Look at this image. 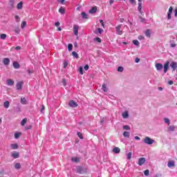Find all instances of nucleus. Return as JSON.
Masks as SVG:
<instances>
[{
	"label": "nucleus",
	"instance_id": "nucleus-1",
	"mask_svg": "<svg viewBox=\"0 0 177 177\" xmlns=\"http://www.w3.org/2000/svg\"><path fill=\"white\" fill-rule=\"evenodd\" d=\"M169 64H171V62L167 61L165 63L164 66H162V64L157 63V64H156L155 67H156L157 71H161V70H162V68H163V71L165 74L167 73L168 69L169 68Z\"/></svg>",
	"mask_w": 177,
	"mask_h": 177
},
{
	"label": "nucleus",
	"instance_id": "nucleus-2",
	"mask_svg": "<svg viewBox=\"0 0 177 177\" xmlns=\"http://www.w3.org/2000/svg\"><path fill=\"white\" fill-rule=\"evenodd\" d=\"M154 142V140L150 138L149 137H145L143 140V142L145 143V145H153Z\"/></svg>",
	"mask_w": 177,
	"mask_h": 177
},
{
	"label": "nucleus",
	"instance_id": "nucleus-3",
	"mask_svg": "<svg viewBox=\"0 0 177 177\" xmlns=\"http://www.w3.org/2000/svg\"><path fill=\"white\" fill-rule=\"evenodd\" d=\"M68 106L74 109L78 106V104H77L74 100H71L68 103Z\"/></svg>",
	"mask_w": 177,
	"mask_h": 177
},
{
	"label": "nucleus",
	"instance_id": "nucleus-4",
	"mask_svg": "<svg viewBox=\"0 0 177 177\" xmlns=\"http://www.w3.org/2000/svg\"><path fill=\"white\" fill-rule=\"evenodd\" d=\"M145 162H146V158H140L138 159V165H140V167H142V165H143V164H145Z\"/></svg>",
	"mask_w": 177,
	"mask_h": 177
},
{
	"label": "nucleus",
	"instance_id": "nucleus-5",
	"mask_svg": "<svg viewBox=\"0 0 177 177\" xmlns=\"http://www.w3.org/2000/svg\"><path fill=\"white\" fill-rule=\"evenodd\" d=\"M121 26L122 25H118V26L115 27L116 33L118 35H122V30H121Z\"/></svg>",
	"mask_w": 177,
	"mask_h": 177
},
{
	"label": "nucleus",
	"instance_id": "nucleus-6",
	"mask_svg": "<svg viewBox=\"0 0 177 177\" xmlns=\"http://www.w3.org/2000/svg\"><path fill=\"white\" fill-rule=\"evenodd\" d=\"M170 67L172 68L173 71H175L177 68V63L175 62H171L170 63Z\"/></svg>",
	"mask_w": 177,
	"mask_h": 177
},
{
	"label": "nucleus",
	"instance_id": "nucleus-7",
	"mask_svg": "<svg viewBox=\"0 0 177 177\" xmlns=\"http://www.w3.org/2000/svg\"><path fill=\"white\" fill-rule=\"evenodd\" d=\"M80 28V26L78 25H74L73 26V32L75 35H78V30Z\"/></svg>",
	"mask_w": 177,
	"mask_h": 177
},
{
	"label": "nucleus",
	"instance_id": "nucleus-8",
	"mask_svg": "<svg viewBox=\"0 0 177 177\" xmlns=\"http://www.w3.org/2000/svg\"><path fill=\"white\" fill-rule=\"evenodd\" d=\"M172 10H174V8L172 7H169L167 13V20H171V15H172Z\"/></svg>",
	"mask_w": 177,
	"mask_h": 177
},
{
	"label": "nucleus",
	"instance_id": "nucleus-9",
	"mask_svg": "<svg viewBox=\"0 0 177 177\" xmlns=\"http://www.w3.org/2000/svg\"><path fill=\"white\" fill-rule=\"evenodd\" d=\"M85 171H84V167L81 166L77 167V174H84Z\"/></svg>",
	"mask_w": 177,
	"mask_h": 177
},
{
	"label": "nucleus",
	"instance_id": "nucleus-10",
	"mask_svg": "<svg viewBox=\"0 0 177 177\" xmlns=\"http://www.w3.org/2000/svg\"><path fill=\"white\" fill-rule=\"evenodd\" d=\"M3 63L4 66H9L10 64V59L9 58H3Z\"/></svg>",
	"mask_w": 177,
	"mask_h": 177
},
{
	"label": "nucleus",
	"instance_id": "nucleus-11",
	"mask_svg": "<svg viewBox=\"0 0 177 177\" xmlns=\"http://www.w3.org/2000/svg\"><path fill=\"white\" fill-rule=\"evenodd\" d=\"M142 3L138 2V10L140 15L143 16V11H142Z\"/></svg>",
	"mask_w": 177,
	"mask_h": 177
},
{
	"label": "nucleus",
	"instance_id": "nucleus-12",
	"mask_svg": "<svg viewBox=\"0 0 177 177\" xmlns=\"http://www.w3.org/2000/svg\"><path fill=\"white\" fill-rule=\"evenodd\" d=\"M167 167H169V168H172V167H175V162L174 160H169L168 162Z\"/></svg>",
	"mask_w": 177,
	"mask_h": 177
},
{
	"label": "nucleus",
	"instance_id": "nucleus-13",
	"mask_svg": "<svg viewBox=\"0 0 177 177\" xmlns=\"http://www.w3.org/2000/svg\"><path fill=\"white\" fill-rule=\"evenodd\" d=\"M7 85H9V86H12L15 85V81L10 80V79H8L7 80Z\"/></svg>",
	"mask_w": 177,
	"mask_h": 177
},
{
	"label": "nucleus",
	"instance_id": "nucleus-14",
	"mask_svg": "<svg viewBox=\"0 0 177 177\" xmlns=\"http://www.w3.org/2000/svg\"><path fill=\"white\" fill-rule=\"evenodd\" d=\"M113 151L115 154H118L121 151V149H120V148L115 147L113 148Z\"/></svg>",
	"mask_w": 177,
	"mask_h": 177
},
{
	"label": "nucleus",
	"instance_id": "nucleus-15",
	"mask_svg": "<svg viewBox=\"0 0 177 177\" xmlns=\"http://www.w3.org/2000/svg\"><path fill=\"white\" fill-rule=\"evenodd\" d=\"M12 66L14 68H20V64L17 62H14Z\"/></svg>",
	"mask_w": 177,
	"mask_h": 177
},
{
	"label": "nucleus",
	"instance_id": "nucleus-16",
	"mask_svg": "<svg viewBox=\"0 0 177 177\" xmlns=\"http://www.w3.org/2000/svg\"><path fill=\"white\" fill-rule=\"evenodd\" d=\"M145 35L147 37V38H150L151 35V30H150V29L147 30L145 32Z\"/></svg>",
	"mask_w": 177,
	"mask_h": 177
},
{
	"label": "nucleus",
	"instance_id": "nucleus-17",
	"mask_svg": "<svg viewBox=\"0 0 177 177\" xmlns=\"http://www.w3.org/2000/svg\"><path fill=\"white\" fill-rule=\"evenodd\" d=\"M12 157H13V158H19V152H13L12 153Z\"/></svg>",
	"mask_w": 177,
	"mask_h": 177
},
{
	"label": "nucleus",
	"instance_id": "nucleus-18",
	"mask_svg": "<svg viewBox=\"0 0 177 177\" xmlns=\"http://www.w3.org/2000/svg\"><path fill=\"white\" fill-rule=\"evenodd\" d=\"M17 91H20L21 90V88H22V84H21V82H19L17 84Z\"/></svg>",
	"mask_w": 177,
	"mask_h": 177
},
{
	"label": "nucleus",
	"instance_id": "nucleus-19",
	"mask_svg": "<svg viewBox=\"0 0 177 177\" xmlns=\"http://www.w3.org/2000/svg\"><path fill=\"white\" fill-rule=\"evenodd\" d=\"M96 10H97V8H96V7H93V8L89 10V13H91V15H93V13H96Z\"/></svg>",
	"mask_w": 177,
	"mask_h": 177
},
{
	"label": "nucleus",
	"instance_id": "nucleus-20",
	"mask_svg": "<svg viewBox=\"0 0 177 177\" xmlns=\"http://www.w3.org/2000/svg\"><path fill=\"white\" fill-rule=\"evenodd\" d=\"M102 89L103 90L104 92L107 93L109 92V88L104 84H102Z\"/></svg>",
	"mask_w": 177,
	"mask_h": 177
},
{
	"label": "nucleus",
	"instance_id": "nucleus-21",
	"mask_svg": "<svg viewBox=\"0 0 177 177\" xmlns=\"http://www.w3.org/2000/svg\"><path fill=\"white\" fill-rule=\"evenodd\" d=\"M122 116L123 118H128L129 117V113H128V111H124L122 114Z\"/></svg>",
	"mask_w": 177,
	"mask_h": 177
},
{
	"label": "nucleus",
	"instance_id": "nucleus-22",
	"mask_svg": "<svg viewBox=\"0 0 177 177\" xmlns=\"http://www.w3.org/2000/svg\"><path fill=\"white\" fill-rule=\"evenodd\" d=\"M130 136H131V133H129V131H124L123 133L124 138H129Z\"/></svg>",
	"mask_w": 177,
	"mask_h": 177
},
{
	"label": "nucleus",
	"instance_id": "nucleus-23",
	"mask_svg": "<svg viewBox=\"0 0 177 177\" xmlns=\"http://www.w3.org/2000/svg\"><path fill=\"white\" fill-rule=\"evenodd\" d=\"M16 0H10V7L13 8L15 7V2Z\"/></svg>",
	"mask_w": 177,
	"mask_h": 177
},
{
	"label": "nucleus",
	"instance_id": "nucleus-24",
	"mask_svg": "<svg viewBox=\"0 0 177 177\" xmlns=\"http://www.w3.org/2000/svg\"><path fill=\"white\" fill-rule=\"evenodd\" d=\"M71 160L73 161V162H80V158L77 157L72 158Z\"/></svg>",
	"mask_w": 177,
	"mask_h": 177
},
{
	"label": "nucleus",
	"instance_id": "nucleus-25",
	"mask_svg": "<svg viewBox=\"0 0 177 177\" xmlns=\"http://www.w3.org/2000/svg\"><path fill=\"white\" fill-rule=\"evenodd\" d=\"M26 124H27V118L23 119L21 122V125H22V127H24Z\"/></svg>",
	"mask_w": 177,
	"mask_h": 177
},
{
	"label": "nucleus",
	"instance_id": "nucleus-26",
	"mask_svg": "<svg viewBox=\"0 0 177 177\" xmlns=\"http://www.w3.org/2000/svg\"><path fill=\"white\" fill-rule=\"evenodd\" d=\"M103 31V29L98 28L95 31V34H102V32Z\"/></svg>",
	"mask_w": 177,
	"mask_h": 177
},
{
	"label": "nucleus",
	"instance_id": "nucleus-27",
	"mask_svg": "<svg viewBox=\"0 0 177 177\" xmlns=\"http://www.w3.org/2000/svg\"><path fill=\"white\" fill-rule=\"evenodd\" d=\"M18 148H19V145H17V144L11 145V149H12L13 150H16Z\"/></svg>",
	"mask_w": 177,
	"mask_h": 177
},
{
	"label": "nucleus",
	"instance_id": "nucleus-28",
	"mask_svg": "<svg viewBox=\"0 0 177 177\" xmlns=\"http://www.w3.org/2000/svg\"><path fill=\"white\" fill-rule=\"evenodd\" d=\"M21 104H26L27 103V100L26 99V97L21 98Z\"/></svg>",
	"mask_w": 177,
	"mask_h": 177
},
{
	"label": "nucleus",
	"instance_id": "nucleus-29",
	"mask_svg": "<svg viewBox=\"0 0 177 177\" xmlns=\"http://www.w3.org/2000/svg\"><path fill=\"white\" fill-rule=\"evenodd\" d=\"M59 12L61 13V15H64L66 13V10H64V8H63V7H61L59 9Z\"/></svg>",
	"mask_w": 177,
	"mask_h": 177
},
{
	"label": "nucleus",
	"instance_id": "nucleus-30",
	"mask_svg": "<svg viewBox=\"0 0 177 177\" xmlns=\"http://www.w3.org/2000/svg\"><path fill=\"white\" fill-rule=\"evenodd\" d=\"M170 46L171 48H175L176 46V44L172 40H170Z\"/></svg>",
	"mask_w": 177,
	"mask_h": 177
},
{
	"label": "nucleus",
	"instance_id": "nucleus-31",
	"mask_svg": "<svg viewBox=\"0 0 177 177\" xmlns=\"http://www.w3.org/2000/svg\"><path fill=\"white\" fill-rule=\"evenodd\" d=\"M72 56H73V57H75V59H78L79 57L78 53H77L75 51L72 52Z\"/></svg>",
	"mask_w": 177,
	"mask_h": 177
},
{
	"label": "nucleus",
	"instance_id": "nucleus-32",
	"mask_svg": "<svg viewBox=\"0 0 177 177\" xmlns=\"http://www.w3.org/2000/svg\"><path fill=\"white\" fill-rule=\"evenodd\" d=\"M17 9L20 10L23 8V2H19L17 6Z\"/></svg>",
	"mask_w": 177,
	"mask_h": 177
},
{
	"label": "nucleus",
	"instance_id": "nucleus-33",
	"mask_svg": "<svg viewBox=\"0 0 177 177\" xmlns=\"http://www.w3.org/2000/svg\"><path fill=\"white\" fill-rule=\"evenodd\" d=\"M163 120H164L165 124H167V125H169V124H171V122H170L169 119H168V118H165Z\"/></svg>",
	"mask_w": 177,
	"mask_h": 177
},
{
	"label": "nucleus",
	"instance_id": "nucleus-34",
	"mask_svg": "<svg viewBox=\"0 0 177 177\" xmlns=\"http://www.w3.org/2000/svg\"><path fill=\"white\" fill-rule=\"evenodd\" d=\"M82 19H88V15L85 12H82Z\"/></svg>",
	"mask_w": 177,
	"mask_h": 177
},
{
	"label": "nucleus",
	"instance_id": "nucleus-35",
	"mask_svg": "<svg viewBox=\"0 0 177 177\" xmlns=\"http://www.w3.org/2000/svg\"><path fill=\"white\" fill-rule=\"evenodd\" d=\"M127 160H131V158H132V153L131 152H129L127 154Z\"/></svg>",
	"mask_w": 177,
	"mask_h": 177
},
{
	"label": "nucleus",
	"instance_id": "nucleus-36",
	"mask_svg": "<svg viewBox=\"0 0 177 177\" xmlns=\"http://www.w3.org/2000/svg\"><path fill=\"white\" fill-rule=\"evenodd\" d=\"M15 168L16 169H20V168H21V165H20V163H16L15 165Z\"/></svg>",
	"mask_w": 177,
	"mask_h": 177
},
{
	"label": "nucleus",
	"instance_id": "nucleus-37",
	"mask_svg": "<svg viewBox=\"0 0 177 177\" xmlns=\"http://www.w3.org/2000/svg\"><path fill=\"white\" fill-rule=\"evenodd\" d=\"M123 129H124L125 131H131V127L128 125H124L123 126Z\"/></svg>",
	"mask_w": 177,
	"mask_h": 177
},
{
	"label": "nucleus",
	"instance_id": "nucleus-38",
	"mask_svg": "<svg viewBox=\"0 0 177 177\" xmlns=\"http://www.w3.org/2000/svg\"><path fill=\"white\" fill-rule=\"evenodd\" d=\"M133 44L136 45V46H139V45L140 44V43L138 40H133Z\"/></svg>",
	"mask_w": 177,
	"mask_h": 177
},
{
	"label": "nucleus",
	"instance_id": "nucleus-39",
	"mask_svg": "<svg viewBox=\"0 0 177 177\" xmlns=\"http://www.w3.org/2000/svg\"><path fill=\"white\" fill-rule=\"evenodd\" d=\"M9 104H10L9 102H8V101H6V102H4V107H5L6 109H9Z\"/></svg>",
	"mask_w": 177,
	"mask_h": 177
},
{
	"label": "nucleus",
	"instance_id": "nucleus-40",
	"mask_svg": "<svg viewBox=\"0 0 177 177\" xmlns=\"http://www.w3.org/2000/svg\"><path fill=\"white\" fill-rule=\"evenodd\" d=\"M6 37H7V35H6V34H5V33H3V34H1V35H0L1 39H6Z\"/></svg>",
	"mask_w": 177,
	"mask_h": 177
},
{
	"label": "nucleus",
	"instance_id": "nucleus-41",
	"mask_svg": "<svg viewBox=\"0 0 177 177\" xmlns=\"http://www.w3.org/2000/svg\"><path fill=\"white\" fill-rule=\"evenodd\" d=\"M21 135V133H15V139H19L20 138V136Z\"/></svg>",
	"mask_w": 177,
	"mask_h": 177
},
{
	"label": "nucleus",
	"instance_id": "nucleus-42",
	"mask_svg": "<svg viewBox=\"0 0 177 177\" xmlns=\"http://www.w3.org/2000/svg\"><path fill=\"white\" fill-rule=\"evenodd\" d=\"M26 26H27V22L26 21H22L21 27V28H24V27H26Z\"/></svg>",
	"mask_w": 177,
	"mask_h": 177
},
{
	"label": "nucleus",
	"instance_id": "nucleus-43",
	"mask_svg": "<svg viewBox=\"0 0 177 177\" xmlns=\"http://www.w3.org/2000/svg\"><path fill=\"white\" fill-rule=\"evenodd\" d=\"M14 31L16 34H20V28H19V27L15 28Z\"/></svg>",
	"mask_w": 177,
	"mask_h": 177
},
{
	"label": "nucleus",
	"instance_id": "nucleus-44",
	"mask_svg": "<svg viewBox=\"0 0 177 177\" xmlns=\"http://www.w3.org/2000/svg\"><path fill=\"white\" fill-rule=\"evenodd\" d=\"M68 50L70 52H71V50H73V44H69L68 45Z\"/></svg>",
	"mask_w": 177,
	"mask_h": 177
},
{
	"label": "nucleus",
	"instance_id": "nucleus-45",
	"mask_svg": "<svg viewBox=\"0 0 177 177\" xmlns=\"http://www.w3.org/2000/svg\"><path fill=\"white\" fill-rule=\"evenodd\" d=\"M118 71L119 73H122V71H124V67H122V66H119V67L118 68Z\"/></svg>",
	"mask_w": 177,
	"mask_h": 177
},
{
	"label": "nucleus",
	"instance_id": "nucleus-46",
	"mask_svg": "<svg viewBox=\"0 0 177 177\" xmlns=\"http://www.w3.org/2000/svg\"><path fill=\"white\" fill-rule=\"evenodd\" d=\"M149 174H150V171L149 169L144 171V174L145 176H149Z\"/></svg>",
	"mask_w": 177,
	"mask_h": 177
},
{
	"label": "nucleus",
	"instance_id": "nucleus-47",
	"mask_svg": "<svg viewBox=\"0 0 177 177\" xmlns=\"http://www.w3.org/2000/svg\"><path fill=\"white\" fill-rule=\"evenodd\" d=\"M79 72L80 74H84V68H82V66H80L79 68Z\"/></svg>",
	"mask_w": 177,
	"mask_h": 177
},
{
	"label": "nucleus",
	"instance_id": "nucleus-48",
	"mask_svg": "<svg viewBox=\"0 0 177 177\" xmlns=\"http://www.w3.org/2000/svg\"><path fill=\"white\" fill-rule=\"evenodd\" d=\"M169 131H171L172 132H174V131H175V127L169 126Z\"/></svg>",
	"mask_w": 177,
	"mask_h": 177
},
{
	"label": "nucleus",
	"instance_id": "nucleus-49",
	"mask_svg": "<svg viewBox=\"0 0 177 177\" xmlns=\"http://www.w3.org/2000/svg\"><path fill=\"white\" fill-rule=\"evenodd\" d=\"M94 41H97V42H102V39H100V37H96L94 39Z\"/></svg>",
	"mask_w": 177,
	"mask_h": 177
},
{
	"label": "nucleus",
	"instance_id": "nucleus-50",
	"mask_svg": "<svg viewBox=\"0 0 177 177\" xmlns=\"http://www.w3.org/2000/svg\"><path fill=\"white\" fill-rule=\"evenodd\" d=\"M32 128V125L26 126L25 127L26 131H28V129H31Z\"/></svg>",
	"mask_w": 177,
	"mask_h": 177
},
{
	"label": "nucleus",
	"instance_id": "nucleus-51",
	"mask_svg": "<svg viewBox=\"0 0 177 177\" xmlns=\"http://www.w3.org/2000/svg\"><path fill=\"white\" fill-rule=\"evenodd\" d=\"M129 1L131 5H136V1H135V0H129Z\"/></svg>",
	"mask_w": 177,
	"mask_h": 177
},
{
	"label": "nucleus",
	"instance_id": "nucleus-52",
	"mask_svg": "<svg viewBox=\"0 0 177 177\" xmlns=\"http://www.w3.org/2000/svg\"><path fill=\"white\" fill-rule=\"evenodd\" d=\"M77 136H79L80 139H83L82 134L80 132H77Z\"/></svg>",
	"mask_w": 177,
	"mask_h": 177
},
{
	"label": "nucleus",
	"instance_id": "nucleus-53",
	"mask_svg": "<svg viewBox=\"0 0 177 177\" xmlns=\"http://www.w3.org/2000/svg\"><path fill=\"white\" fill-rule=\"evenodd\" d=\"M139 19H140L141 23H145V21H146V19L145 18H143L142 17H139Z\"/></svg>",
	"mask_w": 177,
	"mask_h": 177
},
{
	"label": "nucleus",
	"instance_id": "nucleus-54",
	"mask_svg": "<svg viewBox=\"0 0 177 177\" xmlns=\"http://www.w3.org/2000/svg\"><path fill=\"white\" fill-rule=\"evenodd\" d=\"M28 74H33L34 73V71H32V70H30V69H28Z\"/></svg>",
	"mask_w": 177,
	"mask_h": 177
},
{
	"label": "nucleus",
	"instance_id": "nucleus-55",
	"mask_svg": "<svg viewBox=\"0 0 177 177\" xmlns=\"http://www.w3.org/2000/svg\"><path fill=\"white\" fill-rule=\"evenodd\" d=\"M44 110H45V106L44 105H41V109L40 110L41 113H44Z\"/></svg>",
	"mask_w": 177,
	"mask_h": 177
},
{
	"label": "nucleus",
	"instance_id": "nucleus-56",
	"mask_svg": "<svg viewBox=\"0 0 177 177\" xmlns=\"http://www.w3.org/2000/svg\"><path fill=\"white\" fill-rule=\"evenodd\" d=\"M68 66V63L67 62H64V68H66Z\"/></svg>",
	"mask_w": 177,
	"mask_h": 177
},
{
	"label": "nucleus",
	"instance_id": "nucleus-57",
	"mask_svg": "<svg viewBox=\"0 0 177 177\" xmlns=\"http://www.w3.org/2000/svg\"><path fill=\"white\" fill-rule=\"evenodd\" d=\"M84 70H85L86 71H88V70H89V66H88V65H85V66H84Z\"/></svg>",
	"mask_w": 177,
	"mask_h": 177
},
{
	"label": "nucleus",
	"instance_id": "nucleus-58",
	"mask_svg": "<svg viewBox=\"0 0 177 177\" xmlns=\"http://www.w3.org/2000/svg\"><path fill=\"white\" fill-rule=\"evenodd\" d=\"M100 23L102 27H104V23L103 22V20L100 19Z\"/></svg>",
	"mask_w": 177,
	"mask_h": 177
},
{
	"label": "nucleus",
	"instance_id": "nucleus-59",
	"mask_svg": "<svg viewBox=\"0 0 177 177\" xmlns=\"http://www.w3.org/2000/svg\"><path fill=\"white\" fill-rule=\"evenodd\" d=\"M55 26L56 27H59V26H60V22H59V21L56 22V23L55 24Z\"/></svg>",
	"mask_w": 177,
	"mask_h": 177
},
{
	"label": "nucleus",
	"instance_id": "nucleus-60",
	"mask_svg": "<svg viewBox=\"0 0 177 177\" xmlns=\"http://www.w3.org/2000/svg\"><path fill=\"white\" fill-rule=\"evenodd\" d=\"M169 85H174V82L172 80H170L168 82Z\"/></svg>",
	"mask_w": 177,
	"mask_h": 177
},
{
	"label": "nucleus",
	"instance_id": "nucleus-61",
	"mask_svg": "<svg viewBox=\"0 0 177 177\" xmlns=\"http://www.w3.org/2000/svg\"><path fill=\"white\" fill-rule=\"evenodd\" d=\"M174 16L175 17H177V8L174 10Z\"/></svg>",
	"mask_w": 177,
	"mask_h": 177
},
{
	"label": "nucleus",
	"instance_id": "nucleus-62",
	"mask_svg": "<svg viewBox=\"0 0 177 177\" xmlns=\"http://www.w3.org/2000/svg\"><path fill=\"white\" fill-rule=\"evenodd\" d=\"M139 62H140V59H139V58H136L135 62H136V63H139Z\"/></svg>",
	"mask_w": 177,
	"mask_h": 177
},
{
	"label": "nucleus",
	"instance_id": "nucleus-63",
	"mask_svg": "<svg viewBox=\"0 0 177 177\" xmlns=\"http://www.w3.org/2000/svg\"><path fill=\"white\" fill-rule=\"evenodd\" d=\"M62 82H63L64 86H66V80H65V79L62 80Z\"/></svg>",
	"mask_w": 177,
	"mask_h": 177
},
{
	"label": "nucleus",
	"instance_id": "nucleus-64",
	"mask_svg": "<svg viewBox=\"0 0 177 177\" xmlns=\"http://www.w3.org/2000/svg\"><path fill=\"white\" fill-rule=\"evenodd\" d=\"M114 3V0H110L109 1V4L110 5H112V4H113Z\"/></svg>",
	"mask_w": 177,
	"mask_h": 177
}]
</instances>
